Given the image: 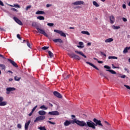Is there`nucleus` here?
Instances as JSON below:
<instances>
[{
	"mask_svg": "<svg viewBox=\"0 0 130 130\" xmlns=\"http://www.w3.org/2000/svg\"><path fill=\"white\" fill-rule=\"evenodd\" d=\"M74 123H76V124H78V125H79V126H88V127H90L92 126V124L89 122V121L86 122L84 121H80L79 120H77V119H74Z\"/></svg>",
	"mask_w": 130,
	"mask_h": 130,
	"instance_id": "nucleus-1",
	"label": "nucleus"
},
{
	"mask_svg": "<svg viewBox=\"0 0 130 130\" xmlns=\"http://www.w3.org/2000/svg\"><path fill=\"white\" fill-rule=\"evenodd\" d=\"M89 122L91 124V126L89 127H91L92 129H96V126L97 125H99L100 126H103L102 123H101V120H98L96 118H94L93 121L91 120H89Z\"/></svg>",
	"mask_w": 130,
	"mask_h": 130,
	"instance_id": "nucleus-2",
	"label": "nucleus"
},
{
	"mask_svg": "<svg viewBox=\"0 0 130 130\" xmlns=\"http://www.w3.org/2000/svg\"><path fill=\"white\" fill-rule=\"evenodd\" d=\"M68 55L71 57V58H74V59H76L77 60H80L81 57L78 55H76V54L74 53H68Z\"/></svg>",
	"mask_w": 130,
	"mask_h": 130,
	"instance_id": "nucleus-3",
	"label": "nucleus"
},
{
	"mask_svg": "<svg viewBox=\"0 0 130 130\" xmlns=\"http://www.w3.org/2000/svg\"><path fill=\"white\" fill-rule=\"evenodd\" d=\"M104 68L105 69H107L106 71L107 72H109L110 73H111V74H112V75H115L116 74V72L112 70H110V69H111V68L107 65H105Z\"/></svg>",
	"mask_w": 130,
	"mask_h": 130,
	"instance_id": "nucleus-4",
	"label": "nucleus"
},
{
	"mask_svg": "<svg viewBox=\"0 0 130 130\" xmlns=\"http://www.w3.org/2000/svg\"><path fill=\"white\" fill-rule=\"evenodd\" d=\"M54 32L55 33H58V34H60V36L62 37H67V35H66V34L64 32H63L62 31L58 30V29H54Z\"/></svg>",
	"mask_w": 130,
	"mask_h": 130,
	"instance_id": "nucleus-5",
	"label": "nucleus"
},
{
	"mask_svg": "<svg viewBox=\"0 0 130 130\" xmlns=\"http://www.w3.org/2000/svg\"><path fill=\"white\" fill-rule=\"evenodd\" d=\"M45 119V116H40L37 117L34 121V122H37L38 121H40L41 120H44Z\"/></svg>",
	"mask_w": 130,
	"mask_h": 130,
	"instance_id": "nucleus-6",
	"label": "nucleus"
},
{
	"mask_svg": "<svg viewBox=\"0 0 130 130\" xmlns=\"http://www.w3.org/2000/svg\"><path fill=\"white\" fill-rule=\"evenodd\" d=\"M37 30L39 32V33H40V34H43V35H44V36H46V37H48V35H47V34H46V32H45V31L43 30L42 29L37 27Z\"/></svg>",
	"mask_w": 130,
	"mask_h": 130,
	"instance_id": "nucleus-7",
	"label": "nucleus"
},
{
	"mask_svg": "<svg viewBox=\"0 0 130 130\" xmlns=\"http://www.w3.org/2000/svg\"><path fill=\"white\" fill-rule=\"evenodd\" d=\"M13 19L16 22V23H17V24H18V25H20V26H23V23L22 22V21H21V20L18 19V18L14 17Z\"/></svg>",
	"mask_w": 130,
	"mask_h": 130,
	"instance_id": "nucleus-8",
	"label": "nucleus"
},
{
	"mask_svg": "<svg viewBox=\"0 0 130 130\" xmlns=\"http://www.w3.org/2000/svg\"><path fill=\"white\" fill-rule=\"evenodd\" d=\"M71 123H75V122L74 121V120L72 121H69L67 120L64 122V126H69Z\"/></svg>",
	"mask_w": 130,
	"mask_h": 130,
	"instance_id": "nucleus-9",
	"label": "nucleus"
},
{
	"mask_svg": "<svg viewBox=\"0 0 130 130\" xmlns=\"http://www.w3.org/2000/svg\"><path fill=\"white\" fill-rule=\"evenodd\" d=\"M53 94L54 95V96L57 97V98H59L60 99H61L62 98V95H61V94L57 91H54Z\"/></svg>",
	"mask_w": 130,
	"mask_h": 130,
	"instance_id": "nucleus-10",
	"label": "nucleus"
},
{
	"mask_svg": "<svg viewBox=\"0 0 130 130\" xmlns=\"http://www.w3.org/2000/svg\"><path fill=\"white\" fill-rule=\"evenodd\" d=\"M8 60L10 62V63L12 64V66H13V67H15V68H18V64H17V63H16V62H15V61H13L11 59H8Z\"/></svg>",
	"mask_w": 130,
	"mask_h": 130,
	"instance_id": "nucleus-11",
	"label": "nucleus"
},
{
	"mask_svg": "<svg viewBox=\"0 0 130 130\" xmlns=\"http://www.w3.org/2000/svg\"><path fill=\"white\" fill-rule=\"evenodd\" d=\"M16 88H15V87H8L6 88V93L7 94H10V92L12 91H15Z\"/></svg>",
	"mask_w": 130,
	"mask_h": 130,
	"instance_id": "nucleus-12",
	"label": "nucleus"
},
{
	"mask_svg": "<svg viewBox=\"0 0 130 130\" xmlns=\"http://www.w3.org/2000/svg\"><path fill=\"white\" fill-rule=\"evenodd\" d=\"M48 114L50 115H59V112L57 111H54L52 112H49Z\"/></svg>",
	"mask_w": 130,
	"mask_h": 130,
	"instance_id": "nucleus-13",
	"label": "nucleus"
},
{
	"mask_svg": "<svg viewBox=\"0 0 130 130\" xmlns=\"http://www.w3.org/2000/svg\"><path fill=\"white\" fill-rule=\"evenodd\" d=\"M73 5H74V6H80L81 5H84V2L81 1H76L73 3Z\"/></svg>",
	"mask_w": 130,
	"mask_h": 130,
	"instance_id": "nucleus-14",
	"label": "nucleus"
},
{
	"mask_svg": "<svg viewBox=\"0 0 130 130\" xmlns=\"http://www.w3.org/2000/svg\"><path fill=\"white\" fill-rule=\"evenodd\" d=\"M75 52L76 53H77V54H79L80 55L83 56V57H84V58H87V56L85 55V54H84V53H83V52H82L81 51H77V50L75 51Z\"/></svg>",
	"mask_w": 130,
	"mask_h": 130,
	"instance_id": "nucleus-15",
	"label": "nucleus"
},
{
	"mask_svg": "<svg viewBox=\"0 0 130 130\" xmlns=\"http://www.w3.org/2000/svg\"><path fill=\"white\" fill-rule=\"evenodd\" d=\"M86 63L90 66L91 67H92V68L95 69V70H96L97 71H99V69L97 68V67L95 66V65H94L93 63L88 61L86 62Z\"/></svg>",
	"mask_w": 130,
	"mask_h": 130,
	"instance_id": "nucleus-16",
	"label": "nucleus"
},
{
	"mask_svg": "<svg viewBox=\"0 0 130 130\" xmlns=\"http://www.w3.org/2000/svg\"><path fill=\"white\" fill-rule=\"evenodd\" d=\"M53 42H55V43H56L57 42H58L59 43H63V41L61 40V39H55L53 40Z\"/></svg>",
	"mask_w": 130,
	"mask_h": 130,
	"instance_id": "nucleus-17",
	"label": "nucleus"
},
{
	"mask_svg": "<svg viewBox=\"0 0 130 130\" xmlns=\"http://www.w3.org/2000/svg\"><path fill=\"white\" fill-rule=\"evenodd\" d=\"M115 21V18H114V16L113 15L111 16L110 17V23L111 24H113Z\"/></svg>",
	"mask_w": 130,
	"mask_h": 130,
	"instance_id": "nucleus-18",
	"label": "nucleus"
},
{
	"mask_svg": "<svg viewBox=\"0 0 130 130\" xmlns=\"http://www.w3.org/2000/svg\"><path fill=\"white\" fill-rule=\"evenodd\" d=\"M79 45L77 46V47H78V48H83V47H84V43H83L82 42H79Z\"/></svg>",
	"mask_w": 130,
	"mask_h": 130,
	"instance_id": "nucleus-19",
	"label": "nucleus"
},
{
	"mask_svg": "<svg viewBox=\"0 0 130 130\" xmlns=\"http://www.w3.org/2000/svg\"><path fill=\"white\" fill-rule=\"evenodd\" d=\"M36 15H45V12L42 11H38L36 13Z\"/></svg>",
	"mask_w": 130,
	"mask_h": 130,
	"instance_id": "nucleus-20",
	"label": "nucleus"
},
{
	"mask_svg": "<svg viewBox=\"0 0 130 130\" xmlns=\"http://www.w3.org/2000/svg\"><path fill=\"white\" fill-rule=\"evenodd\" d=\"M31 123V121L29 120L25 124V129H28V127H29V124Z\"/></svg>",
	"mask_w": 130,
	"mask_h": 130,
	"instance_id": "nucleus-21",
	"label": "nucleus"
},
{
	"mask_svg": "<svg viewBox=\"0 0 130 130\" xmlns=\"http://www.w3.org/2000/svg\"><path fill=\"white\" fill-rule=\"evenodd\" d=\"M38 113L39 115H45V114H46V112L43 110H41L38 112Z\"/></svg>",
	"mask_w": 130,
	"mask_h": 130,
	"instance_id": "nucleus-22",
	"label": "nucleus"
},
{
	"mask_svg": "<svg viewBox=\"0 0 130 130\" xmlns=\"http://www.w3.org/2000/svg\"><path fill=\"white\" fill-rule=\"evenodd\" d=\"M112 41H113V39H112V38H109V39H106L105 41L106 43H107L108 42H112Z\"/></svg>",
	"mask_w": 130,
	"mask_h": 130,
	"instance_id": "nucleus-23",
	"label": "nucleus"
},
{
	"mask_svg": "<svg viewBox=\"0 0 130 130\" xmlns=\"http://www.w3.org/2000/svg\"><path fill=\"white\" fill-rule=\"evenodd\" d=\"M129 49H130V47H126V48H124L123 51V53H127L128 50H129Z\"/></svg>",
	"mask_w": 130,
	"mask_h": 130,
	"instance_id": "nucleus-24",
	"label": "nucleus"
},
{
	"mask_svg": "<svg viewBox=\"0 0 130 130\" xmlns=\"http://www.w3.org/2000/svg\"><path fill=\"white\" fill-rule=\"evenodd\" d=\"M48 54L51 58H52L54 56V55L50 51H48Z\"/></svg>",
	"mask_w": 130,
	"mask_h": 130,
	"instance_id": "nucleus-25",
	"label": "nucleus"
},
{
	"mask_svg": "<svg viewBox=\"0 0 130 130\" xmlns=\"http://www.w3.org/2000/svg\"><path fill=\"white\" fill-rule=\"evenodd\" d=\"M117 57L114 56H109L108 57L109 59H117Z\"/></svg>",
	"mask_w": 130,
	"mask_h": 130,
	"instance_id": "nucleus-26",
	"label": "nucleus"
},
{
	"mask_svg": "<svg viewBox=\"0 0 130 130\" xmlns=\"http://www.w3.org/2000/svg\"><path fill=\"white\" fill-rule=\"evenodd\" d=\"M7 102H2L1 103H0V106H6V105H7Z\"/></svg>",
	"mask_w": 130,
	"mask_h": 130,
	"instance_id": "nucleus-27",
	"label": "nucleus"
},
{
	"mask_svg": "<svg viewBox=\"0 0 130 130\" xmlns=\"http://www.w3.org/2000/svg\"><path fill=\"white\" fill-rule=\"evenodd\" d=\"M37 19L38 20H40V21H41L42 20H45V18H44V16H39L37 17Z\"/></svg>",
	"mask_w": 130,
	"mask_h": 130,
	"instance_id": "nucleus-28",
	"label": "nucleus"
},
{
	"mask_svg": "<svg viewBox=\"0 0 130 130\" xmlns=\"http://www.w3.org/2000/svg\"><path fill=\"white\" fill-rule=\"evenodd\" d=\"M40 108V109H43L44 110H47V109H48V108L45 107L44 105L41 106Z\"/></svg>",
	"mask_w": 130,
	"mask_h": 130,
	"instance_id": "nucleus-29",
	"label": "nucleus"
},
{
	"mask_svg": "<svg viewBox=\"0 0 130 130\" xmlns=\"http://www.w3.org/2000/svg\"><path fill=\"white\" fill-rule=\"evenodd\" d=\"M0 68H2L1 70H6V66L5 64H0Z\"/></svg>",
	"mask_w": 130,
	"mask_h": 130,
	"instance_id": "nucleus-30",
	"label": "nucleus"
},
{
	"mask_svg": "<svg viewBox=\"0 0 130 130\" xmlns=\"http://www.w3.org/2000/svg\"><path fill=\"white\" fill-rule=\"evenodd\" d=\"M92 3L93 6H95V7H96V8H98V7H99V4H98V3H97V2H96L95 1H93Z\"/></svg>",
	"mask_w": 130,
	"mask_h": 130,
	"instance_id": "nucleus-31",
	"label": "nucleus"
},
{
	"mask_svg": "<svg viewBox=\"0 0 130 130\" xmlns=\"http://www.w3.org/2000/svg\"><path fill=\"white\" fill-rule=\"evenodd\" d=\"M82 34H85L86 35H90V32H88L87 31H82Z\"/></svg>",
	"mask_w": 130,
	"mask_h": 130,
	"instance_id": "nucleus-32",
	"label": "nucleus"
},
{
	"mask_svg": "<svg viewBox=\"0 0 130 130\" xmlns=\"http://www.w3.org/2000/svg\"><path fill=\"white\" fill-rule=\"evenodd\" d=\"M113 29L114 30H117L118 29H120V26H115V25H113L112 26Z\"/></svg>",
	"mask_w": 130,
	"mask_h": 130,
	"instance_id": "nucleus-33",
	"label": "nucleus"
},
{
	"mask_svg": "<svg viewBox=\"0 0 130 130\" xmlns=\"http://www.w3.org/2000/svg\"><path fill=\"white\" fill-rule=\"evenodd\" d=\"M15 81H20L21 80V77H18V76H15L14 77Z\"/></svg>",
	"mask_w": 130,
	"mask_h": 130,
	"instance_id": "nucleus-34",
	"label": "nucleus"
},
{
	"mask_svg": "<svg viewBox=\"0 0 130 130\" xmlns=\"http://www.w3.org/2000/svg\"><path fill=\"white\" fill-rule=\"evenodd\" d=\"M10 7H15V8H21L18 4H14V6L10 5Z\"/></svg>",
	"mask_w": 130,
	"mask_h": 130,
	"instance_id": "nucleus-35",
	"label": "nucleus"
},
{
	"mask_svg": "<svg viewBox=\"0 0 130 130\" xmlns=\"http://www.w3.org/2000/svg\"><path fill=\"white\" fill-rule=\"evenodd\" d=\"M38 129L40 130H47L46 128H45V126H40L38 128Z\"/></svg>",
	"mask_w": 130,
	"mask_h": 130,
	"instance_id": "nucleus-36",
	"label": "nucleus"
},
{
	"mask_svg": "<svg viewBox=\"0 0 130 130\" xmlns=\"http://www.w3.org/2000/svg\"><path fill=\"white\" fill-rule=\"evenodd\" d=\"M26 44H27L28 47H29V48H31V44L29 42V41H26Z\"/></svg>",
	"mask_w": 130,
	"mask_h": 130,
	"instance_id": "nucleus-37",
	"label": "nucleus"
},
{
	"mask_svg": "<svg viewBox=\"0 0 130 130\" xmlns=\"http://www.w3.org/2000/svg\"><path fill=\"white\" fill-rule=\"evenodd\" d=\"M48 48H49V47L44 46L42 48V49H43V50H46L47 49H48Z\"/></svg>",
	"mask_w": 130,
	"mask_h": 130,
	"instance_id": "nucleus-38",
	"label": "nucleus"
},
{
	"mask_svg": "<svg viewBox=\"0 0 130 130\" xmlns=\"http://www.w3.org/2000/svg\"><path fill=\"white\" fill-rule=\"evenodd\" d=\"M38 107V106L36 105L35 107L33 108V109H32V112H34V111H35V110H36V108Z\"/></svg>",
	"mask_w": 130,
	"mask_h": 130,
	"instance_id": "nucleus-39",
	"label": "nucleus"
},
{
	"mask_svg": "<svg viewBox=\"0 0 130 130\" xmlns=\"http://www.w3.org/2000/svg\"><path fill=\"white\" fill-rule=\"evenodd\" d=\"M48 26H49V27H52L54 25V24L52 23H47Z\"/></svg>",
	"mask_w": 130,
	"mask_h": 130,
	"instance_id": "nucleus-40",
	"label": "nucleus"
},
{
	"mask_svg": "<svg viewBox=\"0 0 130 130\" xmlns=\"http://www.w3.org/2000/svg\"><path fill=\"white\" fill-rule=\"evenodd\" d=\"M11 11H13V12H16V13H18V10L15 9V8H11Z\"/></svg>",
	"mask_w": 130,
	"mask_h": 130,
	"instance_id": "nucleus-41",
	"label": "nucleus"
},
{
	"mask_svg": "<svg viewBox=\"0 0 130 130\" xmlns=\"http://www.w3.org/2000/svg\"><path fill=\"white\" fill-rule=\"evenodd\" d=\"M31 5H29L28 6H27L25 8L26 11H28L29 9H31Z\"/></svg>",
	"mask_w": 130,
	"mask_h": 130,
	"instance_id": "nucleus-42",
	"label": "nucleus"
},
{
	"mask_svg": "<svg viewBox=\"0 0 130 130\" xmlns=\"http://www.w3.org/2000/svg\"><path fill=\"white\" fill-rule=\"evenodd\" d=\"M17 38H18V39H19V40H22V38H21V37L20 36L19 34H17Z\"/></svg>",
	"mask_w": 130,
	"mask_h": 130,
	"instance_id": "nucleus-43",
	"label": "nucleus"
},
{
	"mask_svg": "<svg viewBox=\"0 0 130 130\" xmlns=\"http://www.w3.org/2000/svg\"><path fill=\"white\" fill-rule=\"evenodd\" d=\"M101 53V55H104V56H105L106 57V54L103 53V52H100Z\"/></svg>",
	"mask_w": 130,
	"mask_h": 130,
	"instance_id": "nucleus-44",
	"label": "nucleus"
},
{
	"mask_svg": "<svg viewBox=\"0 0 130 130\" xmlns=\"http://www.w3.org/2000/svg\"><path fill=\"white\" fill-rule=\"evenodd\" d=\"M17 127L18 128H22V125H21V124H18Z\"/></svg>",
	"mask_w": 130,
	"mask_h": 130,
	"instance_id": "nucleus-45",
	"label": "nucleus"
},
{
	"mask_svg": "<svg viewBox=\"0 0 130 130\" xmlns=\"http://www.w3.org/2000/svg\"><path fill=\"white\" fill-rule=\"evenodd\" d=\"M4 101V97L0 96V103Z\"/></svg>",
	"mask_w": 130,
	"mask_h": 130,
	"instance_id": "nucleus-46",
	"label": "nucleus"
},
{
	"mask_svg": "<svg viewBox=\"0 0 130 130\" xmlns=\"http://www.w3.org/2000/svg\"><path fill=\"white\" fill-rule=\"evenodd\" d=\"M48 122H49V123H50V124H55V122H51V121H48Z\"/></svg>",
	"mask_w": 130,
	"mask_h": 130,
	"instance_id": "nucleus-47",
	"label": "nucleus"
},
{
	"mask_svg": "<svg viewBox=\"0 0 130 130\" xmlns=\"http://www.w3.org/2000/svg\"><path fill=\"white\" fill-rule=\"evenodd\" d=\"M123 9H126V5H125V4H123L122 6Z\"/></svg>",
	"mask_w": 130,
	"mask_h": 130,
	"instance_id": "nucleus-48",
	"label": "nucleus"
},
{
	"mask_svg": "<svg viewBox=\"0 0 130 130\" xmlns=\"http://www.w3.org/2000/svg\"><path fill=\"white\" fill-rule=\"evenodd\" d=\"M124 87H126L128 90H130V86L128 85H124Z\"/></svg>",
	"mask_w": 130,
	"mask_h": 130,
	"instance_id": "nucleus-49",
	"label": "nucleus"
},
{
	"mask_svg": "<svg viewBox=\"0 0 130 130\" xmlns=\"http://www.w3.org/2000/svg\"><path fill=\"white\" fill-rule=\"evenodd\" d=\"M0 57H2V58H3V59H6V57H5V56H4V55L0 54Z\"/></svg>",
	"mask_w": 130,
	"mask_h": 130,
	"instance_id": "nucleus-50",
	"label": "nucleus"
},
{
	"mask_svg": "<svg viewBox=\"0 0 130 130\" xmlns=\"http://www.w3.org/2000/svg\"><path fill=\"white\" fill-rule=\"evenodd\" d=\"M112 69H118V67L114 66V64H112Z\"/></svg>",
	"mask_w": 130,
	"mask_h": 130,
	"instance_id": "nucleus-51",
	"label": "nucleus"
},
{
	"mask_svg": "<svg viewBox=\"0 0 130 130\" xmlns=\"http://www.w3.org/2000/svg\"><path fill=\"white\" fill-rule=\"evenodd\" d=\"M0 6H2V7H4V3L1 0H0Z\"/></svg>",
	"mask_w": 130,
	"mask_h": 130,
	"instance_id": "nucleus-52",
	"label": "nucleus"
},
{
	"mask_svg": "<svg viewBox=\"0 0 130 130\" xmlns=\"http://www.w3.org/2000/svg\"><path fill=\"white\" fill-rule=\"evenodd\" d=\"M126 76L125 75H122L121 76H120V78H121L122 79H124V78H126Z\"/></svg>",
	"mask_w": 130,
	"mask_h": 130,
	"instance_id": "nucleus-53",
	"label": "nucleus"
},
{
	"mask_svg": "<svg viewBox=\"0 0 130 130\" xmlns=\"http://www.w3.org/2000/svg\"><path fill=\"white\" fill-rule=\"evenodd\" d=\"M122 20H123V22H126L127 21V19H126V18H123Z\"/></svg>",
	"mask_w": 130,
	"mask_h": 130,
	"instance_id": "nucleus-54",
	"label": "nucleus"
},
{
	"mask_svg": "<svg viewBox=\"0 0 130 130\" xmlns=\"http://www.w3.org/2000/svg\"><path fill=\"white\" fill-rule=\"evenodd\" d=\"M105 123H106L107 125H110V124H109V123L106 121H105Z\"/></svg>",
	"mask_w": 130,
	"mask_h": 130,
	"instance_id": "nucleus-55",
	"label": "nucleus"
},
{
	"mask_svg": "<svg viewBox=\"0 0 130 130\" xmlns=\"http://www.w3.org/2000/svg\"><path fill=\"white\" fill-rule=\"evenodd\" d=\"M124 70L126 71L127 72V73H128V72H129L128 69H127L126 68H124Z\"/></svg>",
	"mask_w": 130,
	"mask_h": 130,
	"instance_id": "nucleus-56",
	"label": "nucleus"
},
{
	"mask_svg": "<svg viewBox=\"0 0 130 130\" xmlns=\"http://www.w3.org/2000/svg\"><path fill=\"white\" fill-rule=\"evenodd\" d=\"M32 114H33V112H32V111H31V112L28 114V116H31V115H32Z\"/></svg>",
	"mask_w": 130,
	"mask_h": 130,
	"instance_id": "nucleus-57",
	"label": "nucleus"
},
{
	"mask_svg": "<svg viewBox=\"0 0 130 130\" xmlns=\"http://www.w3.org/2000/svg\"><path fill=\"white\" fill-rule=\"evenodd\" d=\"M70 77H71V75H68L66 78H65L64 79H69V78H70Z\"/></svg>",
	"mask_w": 130,
	"mask_h": 130,
	"instance_id": "nucleus-58",
	"label": "nucleus"
},
{
	"mask_svg": "<svg viewBox=\"0 0 130 130\" xmlns=\"http://www.w3.org/2000/svg\"><path fill=\"white\" fill-rule=\"evenodd\" d=\"M50 6H51V5L47 4L46 7H47V8H49V7H50Z\"/></svg>",
	"mask_w": 130,
	"mask_h": 130,
	"instance_id": "nucleus-59",
	"label": "nucleus"
},
{
	"mask_svg": "<svg viewBox=\"0 0 130 130\" xmlns=\"http://www.w3.org/2000/svg\"><path fill=\"white\" fill-rule=\"evenodd\" d=\"M98 62L99 63H103V61H98Z\"/></svg>",
	"mask_w": 130,
	"mask_h": 130,
	"instance_id": "nucleus-60",
	"label": "nucleus"
},
{
	"mask_svg": "<svg viewBox=\"0 0 130 130\" xmlns=\"http://www.w3.org/2000/svg\"><path fill=\"white\" fill-rule=\"evenodd\" d=\"M13 78H10L9 79V82H12V81H13Z\"/></svg>",
	"mask_w": 130,
	"mask_h": 130,
	"instance_id": "nucleus-61",
	"label": "nucleus"
},
{
	"mask_svg": "<svg viewBox=\"0 0 130 130\" xmlns=\"http://www.w3.org/2000/svg\"><path fill=\"white\" fill-rule=\"evenodd\" d=\"M71 116L72 117H73L72 119H74L76 117V116H75V115H72Z\"/></svg>",
	"mask_w": 130,
	"mask_h": 130,
	"instance_id": "nucleus-62",
	"label": "nucleus"
},
{
	"mask_svg": "<svg viewBox=\"0 0 130 130\" xmlns=\"http://www.w3.org/2000/svg\"><path fill=\"white\" fill-rule=\"evenodd\" d=\"M49 105L51 107H52L53 106V105H52V104H50L49 103Z\"/></svg>",
	"mask_w": 130,
	"mask_h": 130,
	"instance_id": "nucleus-63",
	"label": "nucleus"
},
{
	"mask_svg": "<svg viewBox=\"0 0 130 130\" xmlns=\"http://www.w3.org/2000/svg\"><path fill=\"white\" fill-rule=\"evenodd\" d=\"M87 45H88V46H90L91 45V43H87Z\"/></svg>",
	"mask_w": 130,
	"mask_h": 130,
	"instance_id": "nucleus-64",
	"label": "nucleus"
}]
</instances>
